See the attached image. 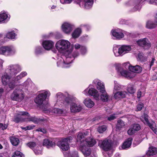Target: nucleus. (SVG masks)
Wrapping results in <instances>:
<instances>
[{
  "label": "nucleus",
  "mask_w": 157,
  "mask_h": 157,
  "mask_svg": "<svg viewBox=\"0 0 157 157\" xmlns=\"http://www.w3.org/2000/svg\"><path fill=\"white\" fill-rule=\"evenodd\" d=\"M56 47L58 52L62 54L61 56L57 59V65L58 67H69L72 61L79 55L77 52H72L73 47L71 46L70 42L67 40H59L56 43Z\"/></svg>",
  "instance_id": "f257e3e1"
},
{
  "label": "nucleus",
  "mask_w": 157,
  "mask_h": 157,
  "mask_svg": "<svg viewBox=\"0 0 157 157\" xmlns=\"http://www.w3.org/2000/svg\"><path fill=\"white\" fill-rule=\"evenodd\" d=\"M33 83L30 79H28L23 83L20 84L11 95V99L18 102L21 101L25 97V93L22 89L25 87H31Z\"/></svg>",
  "instance_id": "f03ea898"
},
{
  "label": "nucleus",
  "mask_w": 157,
  "mask_h": 157,
  "mask_svg": "<svg viewBox=\"0 0 157 157\" xmlns=\"http://www.w3.org/2000/svg\"><path fill=\"white\" fill-rule=\"evenodd\" d=\"M116 69L118 74L128 79H130L134 77L136 75L134 73H140L142 71V67L138 65L131 66L129 67V70L132 72H129L127 71L122 67H117Z\"/></svg>",
  "instance_id": "7ed1b4c3"
},
{
  "label": "nucleus",
  "mask_w": 157,
  "mask_h": 157,
  "mask_svg": "<svg viewBox=\"0 0 157 157\" xmlns=\"http://www.w3.org/2000/svg\"><path fill=\"white\" fill-rule=\"evenodd\" d=\"M65 95L67 97L65 99L63 104L65 107L68 109L69 105L71 112L75 113L80 112L82 109V107L80 105L77 104L74 102L76 99V98L69 95L67 92L65 93Z\"/></svg>",
  "instance_id": "20e7f679"
},
{
  "label": "nucleus",
  "mask_w": 157,
  "mask_h": 157,
  "mask_svg": "<svg viewBox=\"0 0 157 157\" xmlns=\"http://www.w3.org/2000/svg\"><path fill=\"white\" fill-rule=\"evenodd\" d=\"M51 94L48 90H44L42 91L41 93L39 94L35 98L34 101L37 104L42 105L41 109L42 110L46 113H48L50 111L49 105L48 103L45 105L44 104V101L45 100L47 97L50 95Z\"/></svg>",
  "instance_id": "39448f33"
},
{
  "label": "nucleus",
  "mask_w": 157,
  "mask_h": 157,
  "mask_svg": "<svg viewBox=\"0 0 157 157\" xmlns=\"http://www.w3.org/2000/svg\"><path fill=\"white\" fill-rule=\"evenodd\" d=\"M88 134V132L85 131L83 133L79 132L77 136V141L80 143L79 149L85 156L89 155L91 152L90 149L85 145L84 138Z\"/></svg>",
  "instance_id": "423d86ee"
},
{
  "label": "nucleus",
  "mask_w": 157,
  "mask_h": 157,
  "mask_svg": "<svg viewBox=\"0 0 157 157\" xmlns=\"http://www.w3.org/2000/svg\"><path fill=\"white\" fill-rule=\"evenodd\" d=\"M29 117L28 113L26 112H19L17 113V116L15 117L13 121L17 123L24 121H32L35 123H37L39 120L35 117Z\"/></svg>",
  "instance_id": "0eeeda50"
},
{
  "label": "nucleus",
  "mask_w": 157,
  "mask_h": 157,
  "mask_svg": "<svg viewBox=\"0 0 157 157\" xmlns=\"http://www.w3.org/2000/svg\"><path fill=\"white\" fill-rule=\"evenodd\" d=\"M99 145L101 148L106 151L104 154L105 157H110L112 156V153L111 150V144L109 142L107 139L100 141Z\"/></svg>",
  "instance_id": "6e6552de"
},
{
  "label": "nucleus",
  "mask_w": 157,
  "mask_h": 157,
  "mask_svg": "<svg viewBox=\"0 0 157 157\" xmlns=\"http://www.w3.org/2000/svg\"><path fill=\"white\" fill-rule=\"evenodd\" d=\"M16 52L15 48L13 46H2L0 47V54L6 56L13 55Z\"/></svg>",
  "instance_id": "1a4fd4ad"
},
{
  "label": "nucleus",
  "mask_w": 157,
  "mask_h": 157,
  "mask_svg": "<svg viewBox=\"0 0 157 157\" xmlns=\"http://www.w3.org/2000/svg\"><path fill=\"white\" fill-rule=\"evenodd\" d=\"M72 138L69 136L66 138L62 139L57 143V145L63 151H66L69 148V144L71 142Z\"/></svg>",
  "instance_id": "9d476101"
},
{
  "label": "nucleus",
  "mask_w": 157,
  "mask_h": 157,
  "mask_svg": "<svg viewBox=\"0 0 157 157\" xmlns=\"http://www.w3.org/2000/svg\"><path fill=\"white\" fill-rule=\"evenodd\" d=\"M27 75V73L26 72L23 71L19 75L13 78L8 83L9 88L11 89H13L16 85V84L19 83L20 82V80Z\"/></svg>",
  "instance_id": "9b49d317"
},
{
  "label": "nucleus",
  "mask_w": 157,
  "mask_h": 157,
  "mask_svg": "<svg viewBox=\"0 0 157 157\" xmlns=\"http://www.w3.org/2000/svg\"><path fill=\"white\" fill-rule=\"evenodd\" d=\"M27 75V73L26 72L23 71L19 75L13 78L8 83L9 88L11 89H13L16 85V84L19 83L20 82V80Z\"/></svg>",
  "instance_id": "f8f14e48"
},
{
  "label": "nucleus",
  "mask_w": 157,
  "mask_h": 157,
  "mask_svg": "<svg viewBox=\"0 0 157 157\" xmlns=\"http://www.w3.org/2000/svg\"><path fill=\"white\" fill-rule=\"evenodd\" d=\"M111 34L112 37L113 39L120 40L124 36V34L127 35V36H130L131 34L124 31L120 29H113L111 31Z\"/></svg>",
  "instance_id": "ddd939ff"
},
{
  "label": "nucleus",
  "mask_w": 157,
  "mask_h": 157,
  "mask_svg": "<svg viewBox=\"0 0 157 157\" xmlns=\"http://www.w3.org/2000/svg\"><path fill=\"white\" fill-rule=\"evenodd\" d=\"M148 117L147 115L144 114L141 116L142 121L145 124L148 126L155 134L157 135V128L155 123L153 121H151L150 122L148 119Z\"/></svg>",
  "instance_id": "4468645a"
},
{
  "label": "nucleus",
  "mask_w": 157,
  "mask_h": 157,
  "mask_svg": "<svg viewBox=\"0 0 157 157\" xmlns=\"http://www.w3.org/2000/svg\"><path fill=\"white\" fill-rule=\"evenodd\" d=\"M82 93L86 96L89 95L93 96L96 100H98L100 99V96L98 92L94 88H87L83 91Z\"/></svg>",
  "instance_id": "2eb2a0df"
},
{
  "label": "nucleus",
  "mask_w": 157,
  "mask_h": 157,
  "mask_svg": "<svg viewBox=\"0 0 157 157\" xmlns=\"http://www.w3.org/2000/svg\"><path fill=\"white\" fill-rule=\"evenodd\" d=\"M21 70L20 66L17 64H10L7 66L6 71L10 75H16Z\"/></svg>",
  "instance_id": "dca6fc26"
},
{
  "label": "nucleus",
  "mask_w": 157,
  "mask_h": 157,
  "mask_svg": "<svg viewBox=\"0 0 157 157\" xmlns=\"http://www.w3.org/2000/svg\"><path fill=\"white\" fill-rule=\"evenodd\" d=\"M136 43L138 45L142 47L145 49H148L151 46L150 41L147 38L139 40L136 41Z\"/></svg>",
  "instance_id": "f3484780"
},
{
  "label": "nucleus",
  "mask_w": 157,
  "mask_h": 157,
  "mask_svg": "<svg viewBox=\"0 0 157 157\" xmlns=\"http://www.w3.org/2000/svg\"><path fill=\"white\" fill-rule=\"evenodd\" d=\"M74 27V25L70 23L65 22L62 26V29L63 32L66 34H69Z\"/></svg>",
  "instance_id": "a211bd4d"
},
{
  "label": "nucleus",
  "mask_w": 157,
  "mask_h": 157,
  "mask_svg": "<svg viewBox=\"0 0 157 157\" xmlns=\"http://www.w3.org/2000/svg\"><path fill=\"white\" fill-rule=\"evenodd\" d=\"M94 3V0H84L79 3V5L81 7H83L86 9H89L92 6Z\"/></svg>",
  "instance_id": "6ab92c4d"
},
{
  "label": "nucleus",
  "mask_w": 157,
  "mask_h": 157,
  "mask_svg": "<svg viewBox=\"0 0 157 157\" xmlns=\"http://www.w3.org/2000/svg\"><path fill=\"white\" fill-rule=\"evenodd\" d=\"M140 129L141 126L140 125L137 124H134L131 126V128L128 131V134L129 135H132Z\"/></svg>",
  "instance_id": "aec40b11"
},
{
  "label": "nucleus",
  "mask_w": 157,
  "mask_h": 157,
  "mask_svg": "<svg viewBox=\"0 0 157 157\" xmlns=\"http://www.w3.org/2000/svg\"><path fill=\"white\" fill-rule=\"evenodd\" d=\"M54 43L50 40H46L43 41L42 45L43 48L47 50H49L54 47Z\"/></svg>",
  "instance_id": "412c9836"
},
{
  "label": "nucleus",
  "mask_w": 157,
  "mask_h": 157,
  "mask_svg": "<svg viewBox=\"0 0 157 157\" xmlns=\"http://www.w3.org/2000/svg\"><path fill=\"white\" fill-rule=\"evenodd\" d=\"M114 98L118 100L125 98L127 94V92L125 91H118L113 94Z\"/></svg>",
  "instance_id": "4be33fe9"
},
{
  "label": "nucleus",
  "mask_w": 157,
  "mask_h": 157,
  "mask_svg": "<svg viewBox=\"0 0 157 157\" xmlns=\"http://www.w3.org/2000/svg\"><path fill=\"white\" fill-rule=\"evenodd\" d=\"M93 83L97 84V89L100 90V92H104L105 90L104 83L98 79H95L93 81Z\"/></svg>",
  "instance_id": "5701e85b"
},
{
  "label": "nucleus",
  "mask_w": 157,
  "mask_h": 157,
  "mask_svg": "<svg viewBox=\"0 0 157 157\" xmlns=\"http://www.w3.org/2000/svg\"><path fill=\"white\" fill-rule=\"evenodd\" d=\"M113 51L115 56H123L121 47L116 45L114 46L113 48Z\"/></svg>",
  "instance_id": "b1692460"
},
{
  "label": "nucleus",
  "mask_w": 157,
  "mask_h": 157,
  "mask_svg": "<svg viewBox=\"0 0 157 157\" xmlns=\"http://www.w3.org/2000/svg\"><path fill=\"white\" fill-rule=\"evenodd\" d=\"M56 98L57 100L56 105H61L63 102L64 101H63V99L64 98V95L61 92H59L56 94Z\"/></svg>",
  "instance_id": "393cba45"
},
{
  "label": "nucleus",
  "mask_w": 157,
  "mask_h": 157,
  "mask_svg": "<svg viewBox=\"0 0 157 157\" xmlns=\"http://www.w3.org/2000/svg\"><path fill=\"white\" fill-rule=\"evenodd\" d=\"M10 18L9 15L7 12L5 11H2L0 13V23L4 22L5 21L8 20Z\"/></svg>",
  "instance_id": "a878e982"
},
{
  "label": "nucleus",
  "mask_w": 157,
  "mask_h": 157,
  "mask_svg": "<svg viewBox=\"0 0 157 157\" xmlns=\"http://www.w3.org/2000/svg\"><path fill=\"white\" fill-rule=\"evenodd\" d=\"M17 30L15 29V31L12 30L8 32L6 34V38L10 39L15 40L17 38V34L15 32L17 33Z\"/></svg>",
  "instance_id": "bb28decb"
},
{
  "label": "nucleus",
  "mask_w": 157,
  "mask_h": 157,
  "mask_svg": "<svg viewBox=\"0 0 157 157\" xmlns=\"http://www.w3.org/2000/svg\"><path fill=\"white\" fill-rule=\"evenodd\" d=\"M10 78V76L8 75V73H4L1 77V80L2 84L4 85H8V83L10 82H9Z\"/></svg>",
  "instance_id": "cd10ccee"
},
{
  "label": "nucleus",
  "mask_w": 157,
  "mask_h": 157,
  "mask_svg": "<svg viewBox=\"0 0 157 157\" xmlns=\"http://www.w3.org/2000/svg\"><path fill=\"white\" fill-rule=\"evenodd\" d=\"M96 143V142L94 139L90 137L86 138V139L85 145H86L89 148L88 146L92 147Z\"/></svg>",
  "instance_id": "c85d7f7f"
},
{
  "label": "nucleus",
  "mask_w": 157,
  "mask_h": 157,
  "mask_svg": "<svg viewBox=\"0 0 157 157\" xmlns=\"http://www.w3.org/2000/svg\"><path fill=\"white\" fill-rule=\"evenodd\" d=\"M132 138H128L124 143L121 147L122 149H126L129 148L132 143Z\"/></svg>",
  "instance_id": "c756f323"
},
{
  "label": "nucleus",
  "mask_w": 157,
  "mask_h": 157,
  "mask_svg": "<svg viewBox=\"0 0 157 157\" xmlns=\"http://www.w3.org/2000/svg\"><path fill=\"white\" fill-rule=\"evenodd\" d=\"M123 55L129 52L132 50L131 46L123 45L121 46Z\"/></svg>",
  "instance_id": "7c9ffc66"
},
{
  "label": "nucleus",
  "mask_w": 157,
  "mask_h": 157,
  "mask_svg": "<svg viewBox=\"0 0 157 157\" xmlns=\"http://www.w3.org/2000/svg\"><path fill=\"white\" fill-rule=\"evenodd\" d=\"M84 103L87 107L89 108L92 107L94 105V102L88 98L85 99L84 101Z\"/></svg>",
  "instance_id": "2f4dec72"
},
{
  "label": "nucleus",
  "mask_w": 157,
  "mask_h": 157,
  "mask_svg": "<svg viewBox=\"0 0 157 157\" xmlns=\"http://www.w3.org/2000/svg\"><path fill=\"white\" fill-rule=\"evenodd\" d=\"M157 153V148L154 147H150L146 153L147 156L155 155Z\"/></svg>",
  "instance_id": "473e14b6"
},
{
  "label": "nucleus",
  "mask_w": 157,
  "mask_h": 157,
  "mask_svg": "<svg viewBox=\"0 0 157 157\" xmlns=\"http://www.w3.org/2000/svg\"><path fill=\"white\" fill-rule=\"evenodd\" d=\"M44 146H46L47 148H50L55 146V143L49 140L48 139H45L44 140L43 143Z\"/></svg>",
  "instance_id": "72a5a7b5"
},
{
  "label": "nucleus",
  "mask_w": 157,
  "mask_h": 157,
  "mask_svg": "<svg viewBox=\"0 0 157 157\" xmlns=\"http://www.w3.org/2000/svg\"><path fill=\"white\" fill-rule=\"evenodd\" d=\"M101 94L100 96V98H101V100L103 101H108L109 97V95L106 92L105 90L104 92H101Z\"/></svg>",
  "instance_id": "f704fd0d"
},
{
  "label": "nucleus",
  "mask_w": 157,
  "mask_h": 157,
  "mask_svg": "<svg viewBox=\"0 0 157 157\" xmlns=\"http://www.w3.org/2000/svg\"><path fill=\"white\" fill-rule=\"evenodd\" d=\"M145 1L150 4L157 5V0H137L136 3L137 4H141Z\"/></svg>",
  "instance_id": "c9c22d12"
},
{
  "label": "nucleus",
  "mask_w": 157,
  "mask_h": 157,
  "mask_svg": "<svg viewBox=\"0 0 157 157\" xmlns=\"http://www.w3.org/2000/svg\"><path fill=\"white\" fill-rule=\"evenodd\" d=\"M82 30L81 29H76L72 33V36L74 38H77L79 37L81 34Z\"/></svg>",
  "instance_id": "e433bc0d"
},
{
  "label": "nucleus",
  "mask_w": 157,
  "mask_h": 157,
  "mask_svg": "<svg viewBox=\"0 0 157 157\" xmlns=\"http://www.w3.org/2000/svg\"><path fill=\"white\" fill-rule=\"evenodd\" d=\"M157 25V23L155 21H149L147 23L146 27L150 29H153Z\"/></svg>",
  "instance_id": "4c0bfd02"
},
{
  "label": "nucleus",
  "mask_w": 157,
  "mask_h": 157,
  "mask_svg": "<svg viewBox=\"0 0 157 157\" xmlns=\"http://www.w3.org/2000/svg\"><path fill=\"white\" fill-rule=\"evenodd\" d=\"M10 140L12 144L14 146H16L19 143L18 139L14 136L10 137Z\"/></svg>",
  "instance_id": "58836bf2"
},
{
  "label": "nucleus",
  "mask_w": 157,
  "mask_h": 157,
  "mask_svg": "<svg viewBox=\"0 0 157 157\" xmlns=\"http://www.w3.org/2000/svg\"><path fill=\"white\" fill-rule=\"evenodd\" d=\"M114 87L113 94L118 91H119L121 89V86L116 81H114Z\"/></svg>",
  "instance_id": "ea45409f"
},
{
  "label": "nucleus",
  "mask_w": 157,
  "mask_h": 157,
  "mask_svg": "<svg viewBox=\"0 0 157 157\" xmlns=\"http://www.w3.org/2000/svg\"><path fill=\"white\" fill-rule=\"evenodd\" d=\"M36 155H40L42 154V149L40 146H37L33 150Z\"/></svg>",
  "instance_id": "a19ab883"
},
{
  "label": "nucleus",
  "mask_w": 157,
  "mask_h": 157,
  "mask_svg": "<svg viewBox=\"0 0 157 157\" xmlns=\"http://www.w3.org/2000/svg\"><path fill=\"white\" fill-rule=\"evenodd\" d=\"M26 145L33 150L38 145L35 142L31 141L26 143Z\"/></svg>",
  "instance_id": "79ce46f5"
},
{
  "label": "nucleus",
  "mask_w": 157,
  "mask_h": 157,
  "mask_svg": "<svg viewBox=\"0 0 157 157\" xmlns=\"http://www.w3.org/2000/svg\"><path fill=\"white\" fill-rule=\"evenodd\" d=\"M125 125V124L124 122L122 120H119L117 122V127L119 129L122 128Z\"/></svg>",
  "instance_id": "37998d69"
},
{
  "label": "nucleus",
  "mask_w": 157,
  "mask_h": 157,
  "mask_svg": "<svg viewBox=\"0 0 157 157\" xmlns=\"http://www.w3.org/2000/svg\"><path fill=\"white\" fill-rule=\"evenodd\" d=\"M52 112L55 114L59 115L63 113V111L61 109L55 108L52 110Z\"/></svg>",
  "instance_id": "c03bdc74"
},
{
  "label": "nucleus",
  "mask_w": 157,
  "mask_h": 157,
  "mask_svg": "<svg viewBox=\"0 0 157 157\" xmlns=\"http://www.w3.org/2000/svg\"><path fill=\"white\" fill-rule=\"evenodd\" d=\"M12 157H24V156L20 151H16L13 153Z\"/></svg>",
  "instance_id": "a18cd8bd"
},
{
  "label": "nucleus",
  "mask_w": 157,
  "mask_h": 157,
  "mask_svg": "<svg viewBox=\"0 0 157 157\" xmlns=\"http://www.w3.org/2000/svg\"><path fill=\"white\" fill-rule=\"evenodd\" d=\"M127 91L131 94H133L135 92V90L133 88L132 85H129L127 89Z\"/></svg>",
  "instance_id": "49530a36"
},
{
  "label": "nucleus",
  "mask_w": 157,
  "mask_h": 157,
  "mask_svg": "<svg viewBox=\"0 0 157 157\" xmlns=\"http://www.w3.org/2000/svg\"><path fill=\"white\" fill-rule=\"evenodd\" d=\"M106 129V127L105 125H103L99 126L98 128V131L100 133H102L104 132Z\"/></svg>",
  "instance_id": "de8ad7c7"
},
{
  "label": "nucleus",
  "mask_w": 157,
  "mask_h": 157,
  "mask_svg": "<svg viewBox=\"0 0 157 157\" xmlns=\"http://www.w3.org/2000/svg\"><path fill=\"white\" fill-rule=\"evenodd\" d=\"M43 51L42 48L40 46L36 47L35 50V53L36 55L40 54Z\"/></svg>",
  "instance_id": "09e8293b"
},
{
  "label": "nucleus",
  "mask_w": 157,
  "mask_h": 157,
  "mask_svg": "<svg viewBox=\"0 0 157 157\" xmlns=\"http://www.w3.org/2000/svg\"><path fill=\"white\" fill-rule=\"evenodd\" d=\"M80 52L81 54L84 55L87 52V49L84 46H81L80 49Z\"/></svg>",
  "instance_id": "8fccbe9b"
},
{
  "label": "nucleus",
  "mask_w": 157,
  "mask_h": 157,
  "mask_svg": "<svg viewBox=\"0 0 157 157\" xmlns=\"http://www.w3.org/2000/svg\"><path fill=\"white\" fill-rule=\"evenodd\" d=\"M144 107V105L142 103H140L136 106V111H139L141 110L142 108Z\"/></svg>",
  "instance_id": "3c124183"
},
{
  "label": "nucleus",
  "mask_w": 157,
  "mask_h": 157,
  "mask_svg": "<svg viewBox=\"0 0 157 157\" xmlns=\"http://www.w3.org/2000/svg\"><path fill=\"white\" fill-rule=\"evenodd\" d=\"M68 157H78L77 152L76 151L72 152L69 155Z\"/></svg>",
  "instance_id": "603ef678"
},
{
  "label": "nucleus",
  "mask_w": 157,
  "mask_h": 157,
  "mask_svg": "<svg viewBox=\"0 0 157 157\" xmlns=\"http://www.w3.org/2000/svg\"><path fill=\"white\" fill-rule=\"evenodd\" d=\"M35 127V126L34 125H30L28 126H26L25 127H22L21 128L23 130H30L33 129Z\"/></svg>",
  "instance_id": "864d4df0"
},
{
  "label": "nucleus",
  "mask_w": 157,
  "mask_h": 157,
  "mask_svg": "<svg viewBox=\"0 0 157 157\" xmlns=\"http://www.w3.org/2000/svg\"><path fill=\"white\" fill-rule=\"evenodd\" d=\"M73 0H60V2L62 4H68L71 3Z\"/></svg>",
  "instance_id": "5fc2aeb1"
},
{
  "label": "nucleus",
  "mask_w": 157,
  "mask_h": 157,
  "mask_svg": "<svg viewBox=\"0 0 157 157\" xmlns=\"http://www.w3.org/2000/svg\"><path fill=\"white\" fill-rule=\"evenodd\" d=\"M141 8V6L140 5H136L133 8V11L139 10Z\"/></svg>",
  "instance_id": "6e6d98bb"
},
{
  "label": "nucleus",
  "mask_w": 157,
  "mask_h": 157,
  "mask_svg": "<svg viewBox=\"0 0 157 157\" xmlns=\"http://www.w3.org/2000/svg\"><path fill=\"white\" fill-rule=\"evenodd\" d=\"M7 127V125L6 124H3L2 123H0V128L2 130L6 129Z\"/></svg>",
  "instance_id": "4d7b16f0"
},
{
  "label": "nucleus",
  "mask_w": 157,
  "mask_h": 157,
  "mask_svg": "<svg viewBox=\"0 0 157 157\" xmlns=\"http://www.w3.org/2000/svg\"><path fill=\"white\" fill-rule=\"evenodd\" d=\"M116 117H117L115 116V114H114V115H111L109 117H108V120L109 121H111L116 119Z\"/></svg>",
  "instance_id": "13d9d810"
},
{
  "label": "nucleus",
  "mask_w": 157,
  "mask_h": 157,
  "mask_svg": "<svg viewBox=\"0 0 157 157\" xmlns=\"http://www.w3.org/2000/svg\"><path fill=\"white\" fill-rule=\"evenodd\" d=\"M123 66L126 69L128 68L129 70V67H131V65H130V64L129 63H124L123 65Z\"/></svg>",
  "instance_id": "bf43d9fd"
},
{
  "label": "nucleus",
  "mask_w": 157,
  "mask_h": 157,
  "mask_svg": "<svg viewBox=\"0 0 157 157\" xmlns=\"http://www.w3.org/2000/svg\"><path fill=\"white\" fill-rule=\"evenodd\" d=\"M37 131H40L43 132L44 133H45L46 132V130L43 128H39L37 129Z\"/></svg>",
  "instance_id": "052dcab7"
},
{
  "label": "nucleus",
  "mask_w": 157,
  "mask_h": 157,
  "mask_svg": "<svg viewBox=\"0 0 157 157\" xmlns=\"http://www.w3.org/2000/svg\"><path fill=\"white\" fill-rule=\"evenodd\" d=\"M137 98H140L141 97L143 96L142 92L141 91L138 90L137 93Z\"/></svg>",
  "instance_id": "680f3d73"
},
{
  "label": "nucleus",
  "mask_w": 157,
  "mask_h": 157,
  "mask_svg": "<svg viewBox=\"0 0 157 157\" xmlns=\"http://www.w3.org/2000/svg\"><path fill=\"white\" fill-rule=\"evenodd\" d=\"M74 47H75V49H78L79 48H80V49H81V45L79 44H76L75 45H74Z\"/></svg>",
  "instance_id": "e2e57ef3"
},
{
  "label": "nucleus",
  "mask_w": 157,
  "mask_h": 157,
  "mask_svg": "<svg viewBox=\"0 0 157 157\" xmlns=\"http://www.w3.org/2000/svg\"><path fill=\"white\" fill-rule=\"evenodd\" d=\"M88 36L87 35H85L82 36V38L83 40H87L88 39Z\"/></svg>",
  "instance_id": "0e129e2a"
},
{
  "label": "nucleus",
  "mask_w": 157,
  "mask_h": 157,
  "mask_svg": "<svg viewBox=\"0 0 157 157\" xmlns=\"http://www.w3.org/2000/svg\"><path fill=\"white\" fill-rule=\"evenodd\" d=\"M155 60V59L154 58H152L151 61V63H150V67H151V66L153 65L154 62Z\"/></svg>",
  "instance_id": "69168bd1"
},
{
  "label": "nucleus",
  "mask_w": 157,
  "mask_h": 157,
  "mask_svg": "<svg viewBox=\"0 0 157 157\" xmlns=\"http://www.w3.org/2000/svg\"><path fill=\"white\" fill-rule=\"evenodd\" d=\"M81 27H84L86 28H88V27H89V26L87 25H83L82 24L80 25Z\"/></svg>",
  "instance_id": "338daca9"
},
{
  "label": "nucleus",
  "mask_w": 157,
  "mask_h": 157,
  "mask_svg": "<svg viewBox=\"0 0 157 157\" xmlns=\"http://www.w3.org/2000/svg\"><path fill=\"white\" fill-rule=\"evenodd\" d=\"M115 157H120L121 155L119 153H116L115 155Z\"/></svg>",
  "instance_id": "774afa93"
}]
</instances>
